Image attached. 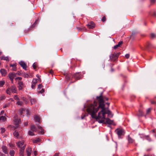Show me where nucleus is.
I'll return each mask as SVG.
<instances>
[{
    "label": "nucleus",
    "mask_w": 156,
    "mask_h": 156,
    "mask_svg": "<svg viewBox=\"0 0 156 156\" xmlns=\"http://www.w3.org/2000/svg\"><path fill=\"white\" fill-rule=\"evenodd\" d=\"M44 91V89L42 88L41 90L39 92V93L42 94Z\"/></svg>",
    "instance_id": "nucleus-50"
},
{
    "label": "nucleus",
    "mask_w": 156,
    "mask_h": 156,
    "mask_svg": "<svg viewBox=\"0 0 156 156\" xmlns=\"http://www.w3.org/2000/svg\"><path fill=\"white\" fill-rule=\"evenodd\" d=\"M66 79L67 80V81H68L70 79V76H71V74H66Z\"/></svg>",
    "instance_id": "nucleus-25"
},
{
    "label": "nucleus",
    "mask_w": 156,
    "mask_h": 156,
    "mask_svg": "<svg viewBox=\"0 0 156 156\" xmlns=\"http://www.w3.org/2000/svg\"><path fill=\"white\" fill-rule=\"evenodd\" d=\"M42 87V85L41 84H40L38 85V88L39 89H41Z\"/></svg>",
    "instance_id": "nucleus-53"
},
{
    "label": "nucleus",
    "mask_w": 156,
    "mask_h": 156,
    "mask_svg": "<svg viewBox=\"0 0 156 156\" xmlns=\"http://www.w3.org/2000/svg\"><path fill=\"white\" fill-rule=\"evenodd\" d=\"M28 134L30 136H34V133L32 131L30 130L28 132Z\"/></svg>",
    "instance_id": "nucleus-34"
},
{
    "label": "nucleus",
    "mask_w": 156,
    "mask_h": 156,
    "mask_svg": "<svg viewBox=\"0 0 156 156\" xmlns=\"http://www.w3.org/2000/svg\"><path fill=\"white\" fill-rule=\"evenodd\" d=\"M40 140V139L39 138H37L36 139L34 140L33 141V143H36L39 142Z\"/></svg>",
    "instance_id": "nucleus-33"
},
{
    "label": "nucleus",
    "mask_w": 156,
    "mask_h": 156,
    "mask_svg": "<svg viewBox=\"0 0 156 156\" xmlns=\"http://www.w3.org/2000/svg\"><path fill=\"white\" fill-rule=\"evenodd\" d=\"M29 75L27 74H24V76L25 78L28 77H29Z\"/></svg>",
    "instance_id": "nucleus-56"
},
{
    "label": "nucleus",
    "mask_w": 156,
    "mask_h": 156,
    "mask_svg": "<svg viewBox=\"0 0 156 156\" xmlns=\"http://www.w3.org/2000/svg\"><path fill=\"white\" fill-rule=\"evenodd\" d=\"M106 114H108V115H111V112L110 110H108L107 112H106Z\"/></svg>",
    "instance_id": "nucleus-47"
},
{
    "label": "nucleus",
    "mask_w": 156,
    "mask_h": 156,
    "mask_svg": "<svg viewBox=\"0 0 156 156\" xmlns=\"http://www.w3.org/2000/svg\"><path fill=\"white\" fill-rule=\"evenodd\" d=\"M2 59L4 60H8V58L6 57H2Z\"/></svg>",
    "instance_id": "nucleus-54"
},
{
    "label": "nucleus",
    "mask_w": 156,
    "mask_h": 156,
    "mask_svg": "<svg viewBox=\"0 0 156 156\" xmlns=\"http://www.w3.org/2000/svg\"><path fill=\"white\" fill-rule=\"evenodd\" d=\"M6 119V118L4 116H2L0 117V121H2V122L5 121Z\"/></svg>",
    "instance_id": "nucleus-29"
},
{
    "label": "nucleus",
    "mask_w": 156,
    "mask_h": 156,
    "mask_svg": "<svg viewBox=\"0 0 156 156\" xmlns=\"http://www.w3.org/2000/svg\"><path fill=\"white\" fill-rule=\"evenodd\" d=\"M9 147L11 148H12L15 146V144H13L12 143H10L9 144Z\"/></svg>",
    "instance_id": "nucleus-38"
},
{
    "label": "nucleus",
    "mask_w": 156,
    "mask_h": 156,
    "mask_svg": "<svg viewBox=\"0 0 156 156\" xmlns=\"http://www.w3.org/2000/svg\"><path fill=\"white\" fill-rule=\"evenodd\" d=\"M106 20V18L105 16H104L102 19V21L103 22H104Z\"/></svg>",
    "instance_id": "nucleus-41"
},
{
    "label": "nucleus",
    "mask_w": 156,
    "mask_h": 156,
    "mask_svg": "<svg viewBox=\"0 0 156 156\" xmlns=\"http://www.w3.org/2000/svg\"><path fill=\"white\" fill-rule=\"evenodd\" d=\"M5 131V129L4 128H1V133H4Z\"/></svg>",
    "instance_id": "nucleus-44"
},
{
    "label": "nucleus",
    "mask_w": 156,
    "mask_h": 156,
    "mask_svg": "<svg viewBox=\"0 0 156 156\" xmlns=\"http://www.w3.org/2000/svg\"><path fill=\"white\" fill-rule=\"evenodd\" d=\"M115 131L119 136L124 135L125 133L124 130L123 129H117Z\"/></svg>",
    "instance_id": "nucleus-5"
},
{
    "label": "nucleus",
    "mask_w": 156,
    "mask_h": 156,
    "mask_svg": "<svg viewBox=\"0 0 156 156\" xmlns=\"http://www.w3.org/2000/svg\"><path fill=\"white\" fill-rule=\"evenodd\" d=\"M122 44L123 42L122 41H120L118 43V44H117L120 47Z\"/></svg>",
    "instance_id": "nucleus-46"
},
{
    "label": "nucleus",
    "mask_w": 156,
    "mask_h": 156,
    "mask_svg": "<svg viewBox=\"0 0 156 156\" xmlns=\"http://www.w3.org/2000/svg\"><path fill=\"white\" fill-rule=\"evenodd\" d=\"M87 112L90 114L92 118L95 119L99 123H105V120L106 119L105 115L106 114V111H103L101 110L98 114V116H96V113L97 112V110H95L94 111H90V109H88Z\"/></svg>",
    "instance_id": "nucleus-1"
},
{
    "label": "nucleus",
    "mask_w": 156,
    "mask_h": 156,
    "mask_svg": "<svg viewBox=\"0 0 156 156\" xmlns=\"http://www.w3.org/2000/svg\"><path fill=\"white\" fill-rule=\"evenodd\" d=\"M28 122H24V125L25 126H27L28 125Z\"/></svg>",
    "instance_id": "nucleus-60"
},
{
    "label": "nucleus",
    "mask_w": 156,
    "mask_h": 156,
    "mask_svg": "<svg viewBox=\"0 0 156 156\" xmlns=\"http://www.w3.org/2000/svg\"><path fill=\"white\" fill-rule=\"evenodd\" d=\"M49 73L52 74L53 73V71L52 70H51L49 71Z\"/></svg>",
    "instance_id": "nucleus-63"
},
{
    "label": "nucleus",
    "mask_w": 156,
    "mask_h": 156,
    "mask_svg": "<svg viewBox=\"0 0 156 156\" xmlns=\"http://www.w3.org/2000/svg\"><path fill=\"white\" fill-rule=\"evenodd\" d=\"M18 87L19 90H21L23 88L24 86L23 83L22 81H19L18 82Z\"/></svg>",
    "instance_id": "nucleus-12"
},
{
    "label": "nucleus",
    "mask_w": 156,
    "mask_h": 156,
    "mask_svg": "<svg viewBox=\"0 0 156 156\" xmlns=\"http://www.w3.org/2000/svg\"><path fill=\"white\" fill-rule=\"evenodd\" d=\"M5 82L4 80L0 81V87H3L5 84Z\"/></svg>",
    "instance_id": "nucleus-32"
},
{
    "label": "nucleus",
    "mask_w": 156,
    "mask_h": 156,
    "mask_svg": "<svg viewBox=\"0 0 156 156\" xmlns=\"http://www.w3.org/2000/svg\"><path fill=\"white\" fill-rule=\"evenodd\" d=\"M33 67L34 69H35L37 67V64L35 63H34L33 64Z\"/></svg>",
    "instance_id": "nucleus-43"
},
{
    "label": "nucleus",
    "mask_w": 156,
    "mask_h": 156,
    "mask_svg": "<svg viewBox=\"0 0 156 156\" xmlns=\"http://www.w3.org/2000/svg\"><path fill=\"white\" fill-rule=\"evenodd\" d=\"M120 54V52L117 53H114L113 54H111L109 56L110 60L111 61L114 62L118 59Z\"/></svg>",
    "instance_id": "nucleus-4"
},
{
    "label": "nucleus",
    "mask_w": 156,
    "mask_h": 156,
    "mask_svg": "<svg viewBox=\"0 0 156 156\" xmlns=\"http://www.w3.org/2000/svg\"><path fill=\"white\" fill-rule=\"evenodd\" d=\"M37 82V79H34L32 80V83L36 84Z\"/></svg>",
    "instance_id": "nucleus-39"
},
{
    "label": "nucleus",
    "mask_w": 156,
    "mask_h": 156,
    "mask_svg": "<svg viewBox=\"0 0 156 156\" xmlns=\"http://www.w3.org/2000/svg\"><path fill=\"white\" fill-rule=\"evenodd\" d=\"M139 116H142L143 115V113L142 111L140 110H139V112L137 114Z\"/></svg>",
    "instance_id": "nucleus-31"
},
{
    "label": "nucleus",
    "mask_w": 156,
    "mask_h": 156,
    "mask_svg": "<svg viewBox=\"0 0 156 156\" xmlns=\"http://www.w3.org/2000/svg\"><path fill=\"white\" fill-rule=\"evenodd\" d=\"M14 98L15 100H16V101H17L20 99V98H18L17 95H15L14 97Z\"/></svg>",
    "instance_id": "nucleus-36"
},
{
    "label": "nucleus",
    "mask_w": 156,
    "mask_h": 156,
    "mask_svg": "<svg viewBox=\"0 0 156 156\" xmlns=\"http://www.w3.org/2000/svg\"><path fill=\"white\" fill-rule=\"evenodd\" d=\"M73 77L76 80H78L81 78V75L80 73H75L73 76Z\"/></svg>",
    "instance_id": "nucleus-9"
},
{
    "label": "nucleus",
    "mask_w": 156,
    "mask_h": 156,
    "mask_svg": "<svg viewBox=\"0 0 156 156\" xmlns=\"http://www.w3.org/2000/svg\"><path fill=\"white\" fill-rule=\"evenodd\" d=\"M103 98L104 100V99L105 100H106V101H108V98L105 97H103Z\"/></svg>",
    "instance_id": "nucleus-62"
},
{
    "label": "nucleus",
    "mask_w": 156,
    "mask_h": 156,
    "mask_svg": "<svg viewBox=\"0 0 156 156\" xmlns=\"http://www.w3.org/2000/svg\"><path fill=\"white\" fill-rule=\"evenodd\" d=\"M10 66L12 67V70L13 71H16V64H10Z\"/></svg>",
    "instance_id": "nucleus-24"
},
{
    "label": "nucleus",
    "mask_w": 156,
    "mask_h": 156,
    "mask_svg": "<svg viewBox=\"0 0 156 156\" xmlns=\"http://www.w3.org/2000/svg\"><path fill=\"white\" fill-rule=\"evenodd\" d=\"M27 154L28 156H30L31 154V148L30 147H28L26 149Z\"/></svg>",
    "instance_id": "nucleus-15"
},
{
    "label": "nucleus",
    "mask_w": 156,
    "mask_h": 156,
    "mask_svg": "<svg viewBox=\"0 0 156 156\" xmlns=\"http://www.w3.org/2000/svg\"><path fill=\"white\" fill-rule=\"evenodd\" d=\"M41 131L40 132L41 134H44V130L43 129V128H42L41 129Z\"/></svg>",
    "instance_id": "nucleus-45"
},
{
    "label": "nucleus",
    "mask_w": 156,
    "mask_h": 156,
    "mask_svg": "<svg viewBox=\"0 0 156 156\" xmlns=\"http://www.w3.org/2000/svg\"><path fill=\"white\" fill-rule=\"evenodd\" d=\"M24 104L23 102L20 100V99L16 101V104L20 106H22Z\"/></svg>",
    "instance_id": "nucleus-19"
},
{
    "label": "nucleus",
    "mask_w": 156,
    "mask_h": 156,
    "mask_svg": "<svg viewBox=\"0 0 156 156\" xmlns=\"http://www.w3.org/2000/svg\"><path fill=\"white\" fill-rule=\"evenodd\" d=\"M128 141L129 143H132L134 142V140L130 137L129 135L128 136Z\"/></svg>",
    "instance_id": "nucleus-22"
},
{
    "label": "nucleus",
    "mask_w": 156,
    "mask_h": 156,
    "mask_svg": "<svg viewBox=\"0 0 156 156\" xmlns=\"http://www.w3.org/2000/svg\"><path fill=\"white\" fill-rule=\"evenodd\" d=\"M31 129L33 131H37V128L34 125L31 126Z\"/></svg>",
    "instance_id": "nucleus-28"
},
{
    "label": "nucleus",
    "mask_w": 156,
    "mask_h": 156,
    "mask_svg": "<svg viewBox=\"0 0 156 156\" xmlns=\"http://www.w3.org/2000/svg\"><path fill=\"white\" fill-rule=\"evenodd\" d=\"M151 103L152 104L154 105H156V101H151Z\"/></svg>",
    "instance_id": "nucleus-42"
},
{
    "label": "nucleus",
    "mask_w": 156,
    "mask_h": 156,
    "mask_svg": "<svg viewBox=\"0 0 156 156\" xmlns=\"http://www.w3.org/2000/svg\"><path fill=\"white\" fill-rule=\"evenodd\" d=\"M6 93L7 94L11 95V93H17V90L14 85H12L10 87L8 88L6 90Z\"/></svg>",
    "instance_id": "nucleus-3"
},
{
    "label": "nucleus",
    "mask_w": 156,
    "mask_h": 156,
    "mask_svg": "<svg viewBox=\"0 0 156 156\" xmlns=\"http://www.w3.org/2000/svg\"><path fill=\"white\" fill-rule=\"evenodd\" d=\"M36 26V25H34V24H33L30 27L27 29V30H24V31L26 33L27 32L30 31L32 29H33L34 28L35 26Z\"/></svg>",
    "instance_id": "nucleus-18"
},
{
    "label": "nucleus",
    "mask_w": 156,
    "mask_h": 156,
    "mask_svg": "<svg viewBox=\"0 0 156 156\" xmlns=\"http://www.w3.org/2000/svg\"><path fill=\"white\" fill-rule=\"evenodd\" d=\"M59 153H56L55 154L54 156H58Z\"/></svg>",
    "instance_id": "nucleus-64"
},
{
    "label": "nucleus",
    "mask_w": 156,
    "mask_h": 156,
    "mask_svg": "<svg viewBox=\"0 0 156 156\" xmlns=\"http://www.w3.org/2000/svg\"><path fill=\"white\" fill-rule=\"evenodd\" d=\"M119 47L118 45L117 44L114 46L113 48L115 49H116L118 47Z\"/></svg>",
    "instance_id": "nucleus-48"
},
{
    "label": "nucleus",
    "mask_w": 156,
    "mask_h": 156,
    "mask_svg": "<svg viewBox=\"0 0 156 156\" xmlns=\"http://www.w3.org/2000/svg\"><path fill=\"white\" fill-rule=\"evenodd\" d=\"M125 57L126 58H129V54H126L125 55Z\"/></svg>",
    "instance_id": "nucleus-51"
},
{
    "label": "nucleus",
    "mask_w": 156,
    "mask_h": 156,
    "mask_svg": "<svg viewBox=\"0 0 156 156\" xmlns=\"http://www.w3.org/2000/svg\"><path fill=\"white\" fill-rule=\"evenodd\" d=\"M21 99L23 101H25L27 99L25 97H22L21 98Z\"/></svg>",
    "instance_id": "nucleus-52"
},
{
    "label": "nucleus",
    "mask_w": 156,
    "mask_h": 156,
    "mask_svg": "<svg viewBox=\"0 0 156 156\" xmlns=\"http://www.w3.org/2000/svg\"><path fill=\"white\" fill-rule=\"evenodd\" d=\"M2 152L5 154H8V150L7 147L3 145L2 147Z\"/></svg>",
    "instance_id": "nucleus-10"
},
{
    "label": "nucleus",
    "mask_w": 156,
    "mask_h": 156,
    "mask_svg": "<svg viewBox=\"0 0 156 156\" xmlns=\"http://www.w3.org/2000/svg\"><path fill=\"white\" fill-rule=\"evenodd\" d=\"M105 120V123H107L108 124H112L113 122V120H112L108 118L106 119Z\"/></svg>",
    "instance_id": "nucleus-16"
},
{
    "label": "nucleus",
    "mask_w": 156,
    "mask_h": 156,
    "mask_svg": "<svg viewBox=\"0 0 156 156\" xmlns=\"http://www.w3.org/2000/svg\"><path fill=\"white\" fill-rule=\"evenodd\" d=\"M25 141L24 140H22L21 141H20L16 143V144L18 147L20 148V149L24 146L25 145H26V144H24Z\"/></svg>",
    "instance_id": "nucleus-7"
},
{
    "label": "nucleus",
    "mask_w": 156,
    "mask_h": 156,
    "mask_svg": "<svg viewBox=\"0 0 156 156\" xmlns=\"http://www.w3.org/2000/svg\"><path fill=\"white\" fill-rule=\"evenodd\" d=\"M34 119L35 121H37L38 122H40V117L38 116L37 115L34 116Z\"/></svg>",
    "instance_id": "nucleus-23"
},
{
    "label": "nucleus",
    "mask_w": 156,
    "mask_h": 156,
    "mask_svg": "<svg viewBox=\"0 0 156 156\" xmlns=\"http://www.w3.org/2000/svg\"><path fill=\"white\" fill-rule=\"evenodd\" d=\"M15 152L13 150H11L10 151L9 154L10 156H14Z\"/></svg>",
    "instance_id": "nucleus-26"
},
{
    "label": "nucleus",
    "mask_w": 156,
    "mask_h": 156,
    "mask_svg": "<svg viewBox=\"0 0 156 156\" xmlns=\"http://www.w3.org/2000/svg\"><path fill=\"white\" fill-rule=\"evenodd\" d=\"M156 0H150L151 2L152 3H154L156 1Z\"/></svg>",
    "instance_id": "nucleus-59"
},
{
    "label": "nucleus",
    "mask_w": 156,
    "mask_h": 156,
    "mask_svg": "<svg viewBox=\"0 0 156 156\" xmlns=\"http://www.w3.org/2000/svg\"><path fill=\"white\" fill-rule=\"evenodd\" d=\"M87 108V111H88V109H90V111H94L95 110H97V111L98 110L99 108L102 109L101 110H103V111H106V108L105 107V104L104 103H99L98 106H97V103L95 101H94V104H88L86 106Z\"/></svg>",
    "instance_id": "nucleus-2"
},
{
    "label": "nucleus",
    "mask_w": 156,
    "mask_h": 156,
    "mask_svg": "<svg viewBox=\"0 0 156 156\" xmlns=\"http://www.w3.org/2000/svg\"><path fill=\"white\" fill-rule=\"evenodd\" d=\"M24 101L25 102V103L26 104H27L29 102L28 101H27V99H26V100L25 101Z\"/></svg>",
    "instance_id": "nucleus-61"
},
{
    "label": "nucleus",
    "mask_w": 156,
    "mask_h": 156,
    "mask_svg": "<svg viewBox=\"0 0 156 156\" xmlns=\"http://www.w3.org/2000/svg\"><path fill=\"white\" fill-rule=\"evenodd\" d=\"M22 79V78L21 77H18L16 78L15 79V80L19 79V80H21Z\"/></svg>",
    "instance_id": "nucleus-57"
},
{
    "label": "nucleus",
    "mask_w": 156,
    "mask_h": 156,
    "mask_svg": "<svg viewBox=\"0 0 156 156\" xmlns=\"http://www.w3.org/2000/svg\"><path fill=\"white\" fill-rule=\"evenodd\" d=\"M96 99L98 101L99 103L104 102V101L102 96V93H101L100 96H97L96 97Z\"/></svg>",
    "instance_id": "nucleus-8"
},
{
    "label": "nucleus",
    "mask_w": 156,
    "mask_h": 156,
    "mask_svg": "<svg viewBox=\"0 0 156 156\" xmlns=\"http://www.w3.org/2000/svg\"><path fill=\"white\" fill-rule=\"evenodd\" d=\"M144 137L149 142L151 141V139L149 136H145Z\"/></svg>",
    "instance_id": "nucleus-30"
},
{
    "label": "nucleus",
    "mask_w": 156,
    "mask_h": 156,
    "mask_svg": "<svg viewBox=\"0 0 156 156\" xmlns=\"http://www.w3.org/2000/svg\"><path fill=\"white\" fill-rule=\"evenodd\" d=\"M19 64L22 67L23 69L25 70H27V65L23 61H20L19 62Z\"/></svg>",
    "instance_id": "nucleus-13"
},
{
    "label": "nucleus",
    "mask_w": 156,
    "mask_h": 156,
    "mask_svg": "<svg viewBox=\"0 0 156 156\" xmlns=\"http://www.w3.org/2000/svg\"><path fill=\"white\" fill-rule=\"evenodd\" d=\"M14 119L13 120L14 124L16 126V127H18L20 122V119H17V117L16 115L14 116Z\"/></svg>",
    "instance_id": "nucleus-6"
},
{
    "label": "nucleus",
    "mask_w": 156,
    "mask_h": 156,
    "mask_svg": "<svg viewBox=\"0 0 156 156\" xmlns=\"http://www.w3.org/2000/svg\"><path fill=\"white\" fill-rule=\"evenodd\" d=\"M156 36V35L154 34V33H151V37L152 38H153L154 37H155Z\"/></svg>",
    "instance_id": "nucleus-40"
},
{
    "label": "nucleus",
    "mask_w": 156,
    "mask_h": 156,
    "mask_svg": "<svg viewBox=\"0 0 156 156\" xmlns=\"http://www.w3.org/2000/svg\"><path fill=\"white\" fill-rule=\"evenodd\" d=\"M13 135L15 137L18 138L19 135V134L18 132H16V131H15L13 133Z\"/></svg>",
    "instance_id": "nucleus-27"
},
{
    "label": "nucleus",
    "mask_w": 156,
    "mask_h": 156,
    "mask_svg": "<svg viewBox=\"0 0 156 156\" xmlns=\"http://www.w3.org/2000/svg\"><path fill=\"white\" fill-rule=\"evenodd\" d=\"M5 98V96L4 95H2L0 97V100L1 101H2L3 100H4Z\"/></svg>",
    "instance_id": "nucleus-37"
},
{
    "label": "nucleus",
    "mask_w": 156,
    "mask_h": 156,
    "mask_svg": "<svg viewBox=\"0 0 156 156\" xmlns=\"http://www.w3.org/2000/svg\"><path fill=\"white\" fill-rule=\"evenodd\" d=\"M152 46V45L151 43L149 42H148L147 44V48H150Z\"/></svg>",
    "instance_id": "nucleus-35"
},
{
    "label": "nucleus",
    "mask_w": 156,
    "mask_h": 156,
    "mask_svg": "<svg viewBox=\"0 0 156 156\" xmlns=\"http://www.w3.org/2000/svg\"><path fill=\"white\" fill-rule=\"evenodd\" d=\"M16 76V74L15 73H12L9 74V77L10 79H14Z\"/></svg>",
    "instance_id": "nucleus-21"
},
{
    "label": "nucleus",
    "mask_w": 156,
    "mask_h": 156,
    "mask_svg": "<svg viewBox=\"0 0 156 156\" xmlns=\"http://www.w3.org/2000/svg\"><path fill=\"white\" fill-rule=\"evenodd\" d=\"M26 147V145H25L24 146H23L20 149V156H23L24 154V151Z\"/></svg>",
    "instance_id": "nucleus-11"
},
{
    "label": "nucleus",
    "mask_w": 156,
    "mask_h": 156,
    "mask_svg": "<svg viewBox=\"0 0 156 156\" xmlns=\"http://www.w3.org/2000/svg\"><path fill=\"white\" fill-rule=\"evenodd\" d=\"M0 156H6L2 152H0Z\"/></svg>",
    "instance_id": "nucleus-58"
},
{
    "label": "nucleus",
    "mask_w": 156,
    "mask_h": 156,
    "mask_svg": "<svg viewBox=\"0 0 156 156\" xmlns=\"http://www.w3.org/2000/svg\"><path fill=\"white\" fill-rule=\"evenodd\" d=\"M0 72L2 76H5L7 74V72L6 70L3 69H2L0 70Z\"/></svg>",
    "instance_id": "nucleus-17"
},
{
    "label": "nucleus",
    "mask_w": 156,
    "mask_h": 156,
    "mask_svg": "<svg viewBox=\"0 0 156 156\" xmlns=\"http://www.w3.org/2000/svg\"><path fill=\"white\" fill-rule=\"evenodd\" d=\"M87 26L89 29H93L95 27V24L92 22L89 23Z\"/></svg>",
    "instance_id": "nucleus-14"
},
{
    "label": "nucleus",
    "mask_w": 156,
    "mask_h": 156,
    "mask_svg": "<svg viewBox=\"0 0 156 156\" xmlns=\"http://www.w3.org/2000/svg\"><path fill=\"white\" fill-rule=\"evenodd\" d=\"M151 108H148L147 110V114L149 113L151 111Z\"/></svg>",
    "instance_id": "nucleus-49"
},
{
    "label": "nucleus",
    "mask_w": 156,
    "mask_h": 156,
    "mask_svg": "<svg viewBox=\"0 0 156 156\" xmlns=\"http://www.w3.org/2000/svg\"><path fill=\"white\" fill-rule=\"evenodd\" d=\"M35 85H36V84H35L32 83V85H31V87H32V88H33V89H34L35 88Z\"/></svg>",
    "instance_id": "nucleus-55"
},
{
    "label": "nucleus",
    "mask_w": 156,
    "mask_h": 156,
    "mask_svg": "<svg viewBox=\"0 0 156 156\" xmlns=\"http://www.w3.org/2000/svg\"><path fill=\"white\" fill-rule=\"evenodd\" d=\"M29 100L31 105L35 104L37 102V100L35 98H30L29 99Z\"/></svg>",
    "instance_id": "nucleus-20"
}]
</instances>
